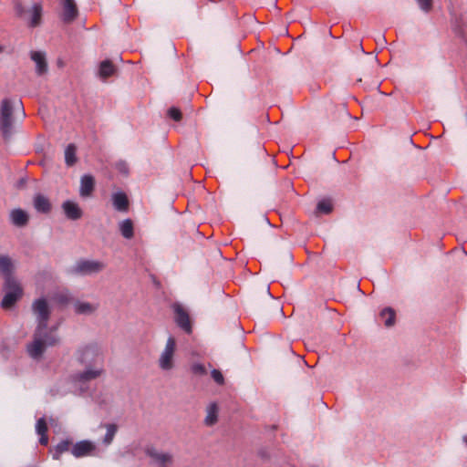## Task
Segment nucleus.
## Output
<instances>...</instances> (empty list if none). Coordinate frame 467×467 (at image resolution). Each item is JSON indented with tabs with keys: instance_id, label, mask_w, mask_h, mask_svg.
Instances as JSON below:
<instances>
[{
	"instance_id": "obj_34",
	"label": "nucleus",
	"mask_w": 467,
	"mask_h": 467,
	"mask_svg": "<svg viewBox=\"0 0 467 467\" xmlns=\"http://www.w3.org/2000/svg\"><path fill=\"white\" fill-rule=\"evenodd\" d=\"M168 115L174 119L175 121H180L182 119V112L177 108H171L168 111Z\"/></svg>"
},
{
	"instance_id": "obj_13",
	"label": "nucleus",
	"mask_w": 467,
	"mask_h": 467,
	"mask_svg": "<svg viewBox=\"0 0 467 467\" xmlns=\"http://www.w3.org/2000/svg\"><path fill=\"white\" fill-rule=\"evenodd\" d=\"M61 207L66 217L69 220L76 221L82 217L83 212L75 202L67 200L62 203Z\"/></svg>"
},
{
	"instance_id": "obj_36",
	"label": "nucleus",
	"mask_w": 467,
	"mask_h": 467,
	"mask_svg": "<svg viewBox=\"0 0 467 467\" xmlns=\"http://www.w3.org/2000/svg\"><path fill=\"white\" fill-rule=\"evenodd\" d=\"M40 435V439H39V442L40 444L42 445H47L48 443V437L47 436V433H43V434H39Z\"/></svg>"
},
{
	"instance_id": "obj_12",
	"label": "nucleus",
	"mask_w": 467,
	"mask_h": 467,
	"mask_svg": "<svg viewBox=\"0 0 467 467\" xmlns=\"http://www.w3.org/2000/svg\"><path fill=\"white\" fill-rule=\"evenodd\" d=\"M30 57L36 64V73L38 76L46 74L48 70L46 53L42 51H31Z\"/></svg>"
},
{
	"instance_id": "obj_21",
	"label": "nucleus",
	"mask_w": 467,
	"mask_h": 467,
	"mask_svg": "<svg viewBox=\"0 0 467 467\" xmlns=\"http://www.w3.org/2000/svg\"><path fill=\"white\" fill-rule=\"evenodd\" d=\"M113 205L116 210L120 212H126L129 206V201L125 193L117 192L112 196Z\"/></svg>"
},
{
	"instance_id": "obj_15",
	"label": "nucleus",
	"mask_w": 467,
	"mask_h": 467,
	"mask_svg": "<svg viewBox=\"0 0 467 467\" xmlns=\"http://www.w3.org/2000/svg\"><path fill=\"white\" fill-rule=\"evenodd\" d=\"M62 19L66 23L72 22L78 16V8L74 0H63Z\"/></svg>"
},
{
	"instance_id": "obj_11",
	"label": "nucleus",
	"mask_w": 467,
	"mask_h": 467,
	"mask_svg": "<svg viewBox=\"0 0 467 467\" xmlns=\"http://www.w3.org/2000/svg\"><path fill=\"white\" fill-rule=\"evenodd\" d=\"M172 308L177 325L186 333L190 334L192 332V324L187 311L178 303L174 304Z\"/></svg>"
},
{
	"instance_id": "obj_42",
	"label": "nucleus",
	"mask_w": 467,
	"mask_h": 467,
	"mask_svg": "<svg viewBox=\"0 0 467 467\" xmlns=\"http://www.w3.org/2000/svg\"><path fill=\"white\" fill-rule=\"evenodd\" d=\"M358 49H361L364 52V49H363L362 46L358 47Z\"/></svg>"
},
{
	"instance_id": "obj_18",
	"label": "nucleus",
	"mask_w": 467,
	"mask_h": 467,
	"mask_svg": "<svg viewBox=\"0 0 467 467\" xmlns=\"http://www.w3.org/2000/svg\"><path fill=\"white\" fill-rule=\"evenodd\" d=\"M33 202L35 209L39 213H48L51 210V203L49 200L42 194H36L34 197Z\"/></svg>"
},
{
	"instance_id": "obj_16",
	"label": "nucleus",
	"mask_w": 467,
	"mask_h": 467,
	"mask_svg": "<svg viewBox=\"0 0 467 467\" xmlns=\"http://www.w3.org/2000/svg\"><path fill=\"white\" fill-rule=\"evenodd\" d=\"M95 186V180L93 176L85 174L80 180L79 194L82 197H88L91 195Z\"/></svg>"
},
{
	"instance_id": "obj_1",
	"label": "nucleus",
	"mask_w": 467,
	"mask_h": 467,
	"mask_svg": "<svg viewBox=\"0 0 467 467\" xmlns=\"http://www.w3.org/2000/svg\"><path fill=\"white\" fill-rule=\"evenodd\" d=\"M32 311L36 317V327L33 333L32 341L27 344L26 350L33 359H40L48 347L59 343V337L55 333L56 327H48L50 307L45 298H38L32 304Z\"/></svg>"
},
{
	"instance_id": "obj_33",
	"label": "nucleus",
	"mask_w": 467,
	"mask_h": 467,
	"mask_svg": "<svg viewBox=\"0 0 467 467\" xmlns=\"http://www.w3.org/2000/svg\"><path fill=\"white\" fill-rule=\"evenodd\" d=\"M211 375H212V378L213 379V380L217 384L223 385L224 383L223 376V374L221 373L220 370L213 369L212 372H211Z\"/></svg>"
},
{
	"instance_id": "obj_37",
	"label": "nucleus",
	"mask_w": 467,
	"mask_h": 467,
	"mask_svg": "<svg viewBox=\"0 0 467 467\" xmlns=\"http://www.w3.org/2000/svg\"><path fill=\"white\" fill-rule=\"evenodd\" d=\"M17 107L19 108V109L21 111L22 118H24L26 116V113H25L24 107H23V104L21 101L17 102Z\"/></svg>"
},
{
	"instance_id": "obj_20",
	"label": "nucleus",
	"mask_w": 467,
	"mask_h": 467,
	"mask_svg": "<svg viewBox=\"0 0 467 467\" xmlns=\"http://www.w3.org/2000/svg\"><path fill=\"white\" fill-rule=\"evenodd\" d=\"M72 445V441L69 440L60 441L51 450L53 459L59 460L62 453L71 450Z\"/></svg>"
},
{
	"instance_id": "obj_32",
	"label": "nucleus",
	"mask_w": 467,
	"mask_h": 467,
	"mask_svg": "<svg viewBox=\"0 0 467 467\" xmlns=\"http://www.w3.org/2000/svg\"><path fill=\"white\" fill-rule=\"evenodd\" d=\"M419 7L425 13H429L432 8V0H416Z\"/></svg>"
},
{
	"instance_id": "obj_27",
	"label": "nucleus",
	"mask_w": 467,
	"mask_h": 467,
	"mask_svg": "<svg viewBox=\"0 0 467 467\" xmlns=\"http://www.w3.org/2000/svg\"><path fill=\"white\" fill-rule=\"evenodd\" d=\"M107 432L103 438V443L106 445H109L117 433L118 426L116 424H106L105 425Z\"/></svg>"
},
{
	"instance_id": "obj_7",
	"label": "nucleus",
	"mask_w": 467,
	"mask_h": 467,
	"mask_svg": "<svg viewBox=\"0 0 467 467\" xmlns=\"http://www.w3.org/2000/svg\"><path fill=\"white\" fill-rule=\"evenodd\" d=\"M102 366H90L83 371L72 375V381L75 384H86L91 380L99 378L103 373Z\"/></svg>"
},
{
	"instance_id": "obj_29",
	"label": "nucleus",
	"mask_w": 467,
	"mask_h": 467,
	"mask_svg": "<svg viewBox=\"0 0 467 467\" xmlns=\"http://www.w3.org/2000/svg\"><path fill=\"white\" fill-rule=\"evenodd\" d=\"M317 212L327 214L332 211V203L329 200H322L317 203Z\"/></svg>"
},
{
	"instance_id": "obj_5",
	"label": "nucleus",
	"mask_w": 467,
	"mask_h": 467,
	"mask_svg": "<svg viewBox=\"0 0 467 467\" xmlns=\"http://www.w3.org/2000/svg\"><path fill=\"white\" fill-rule=\"evenodd\" d=\"M176 349V341L173 337H169L164 349L161 353L158 364L161 369L169 371L174 368V354Z\"/></svg>"
},
{
	"instance_id": "obj_26",
	"label": "nucleus",
	"mask_w": 467,
	"mask_h": 467,
	"mask_svg": "<svg viewBox=\"0 0 467 467\" xmlns=\"http://www.w3.org/2000/svg\"><path fill=\"white\" fill-rule=\"evenodd\" d=\"M65 161L67 166H73L77 161V148L74 144H69L65 150Z\"/></svg>"
},
{
	"instance_id": "obj_14",
	"label": "nucleus",
	"mask_w": 467,
	"mask_h": 467,
	"mask_svg": "<svg viewBox=\"0 0 467 467\" xmlns=\"http://www.w3.org/2000/svg\"><path fill=\"white\" fill-rule=\"evenodd\" d=\"M99 307V303L86 302L80 300H77L74 303V311L78 315L91 316L98 311Z\"/></svg>"
},
{
	"instance_id": "obj_41",
	"label": "nucleus",
	"mask_w": 467,
	"mask_h": 467,
	"mask_svg": "<svg viewBox=\"0 0 467 467\" xmlns=\"http://www.w3.org/2000/svg\"><path fill=\"white\" fill-rule=\"evenodd\" d=\"M4 51V47L0 45V53Z\"/></svg>"
},
{
	"instance_id": "obj_2",
	"label": "nucleus",
	"mask_w": 467,
	"mask_h": 467,
	"mask_svg": "<svg viewBox=\"0 0 467 467\" xmlns=\"http://www.w3.org/2000/svg\"><path fill=\"white\" fill-rule=\"evenodd\" d=\"M14 109L10 99H5L2 100L0 108V130L5 140H9L15 131Z\"/></svg>"
},
{
	"instance_id": "obj_31",
	"label": "nucleus",
	"mask_w": 467,
	"mask_h": 467,
	"mask_svg": "<svg viewBox=\"0 0 467 467\" xmlns=\"http://www.w3.org/2000/svg\"><path fill=\"white\" fill-rule=\"evenodd\" d=\"M36 431L37 434L47 433V425L44 418H40L39 420H37L36 424Z\"/></svg>"
},
{
	"instance_id": "obj_22",
	"label": "nucleus",
	"mask_w": 467,
	"mask_h": 467,
	"mask_svg": "<svg viewBox=\"0 0 467 467\" xmlns=\"http://www.w3.org/2000/svg\"><path fill=\"white\" fill-rule=\"evenodd\" d=\"M218 420V406L216 403H212L206 410V417L204 423L206 426H213L217 422Z\"/></svg>"
},
{
	"instance_id": "obj_35",
	"label": "nucleus",
	"mask_w": 467,
	"mask_h": 467,
	"mask_svg": "<svg viewBox=\"0 0 467 467\" xmlns=\"http://www.w3.org/2000/svg\"><path fill=\"white\" fill-rule=\"evenodd\" d=\"M14 8H15V12H16V16L18 17H23L24 15H25V8L22 5V3L18 0L15 1L14 3Z\"/></svg>"
},
{
	"instance_id": "obj_40",
	"label": "nucleus",
	"mask_w": 467,
	"mask_h": 467,
	"mask_svg": "<svg viewBox=\"0 0 467 467\" xmlns=\"http://www.w3.org/2000/svg\"><path fill=\"white\" fill-rule=\"evenodd\" d=\"M462 441L467 444V435H464V436L462 437Z\"/></svg>"
},
{
	"instance_id": "obj_17",
	"label": "nucleus",
	"mask_w": 467,
	"mask_h": 467,
	"mask_svg": "<svg viewBox=\"0 0 467 467\" xmlns=\"http://www.w3.org/2000/svg\"><path fill=\"white\" fill-rule=\"evenodd\" d=\"M10 219L14 225L23 227L28 223V214L22 209H15L10 213Z\"/></svg>"
},
{
	"instance_id": "obj_19",
	"label": "nucleus",
	"mask_w": 467,
	"mask_h": 467,
	"mask_svg": "<svg viewBox=\"0 0 467 467\" xmlns=\"http://www.w3.org/2000/svg\"><path fill=\"white\" fill-rule=\"evenodd\" d=\"M31 16L28 21V26L31 27L38 26L41 24L42 18V5L39 3H36L32 5L30 10Z\"/></svg>"
},
{
	"instance_id": "obj_4",
	"label": "nucleus",
	"mask_w": 467,
	"mask_h": 467,
	"mask_svg": "<svg viewBox=\"0 0 467 467\" xmlns=\"http://www.w3.org/2000/svg\"><path fill=\"white\" fill-rule=\"evenodd\" d=\"M105 264L98 260H78L70 269V273L79 275H91L100 273L105 268Z\"/></svg>"
},
{
	"instance_id": "obj_38",
	"label": "nucleus",
	"mask_w": 467,
	"mask_h": 467,
	"mask_svg": "<svg viewBox=\"0 0 467 467\" xmlns=\"http://www.w3.org/2000/svg\"><path fill=\"white\" fill-rule=\"evenodd\" d=\"M119 170L123 172H127V168L124 163L119 164Z\"/></svg>"
},
{
	"instance_id": "obj_24",
	"label": "nucleus",
	"mask_w": 467,
	"mask_h": 467,
	"mask_svg": "<svg viewBox=\"0 0 467 467\" xmlns=\"http://www.w3.org/2000/svg\"><path fill=\"white\" fill-rule=\"evenodd\" d=\"M121 235L126 239H131L134 235L133 223L130 219H125L119 223Z\"/></svg>"
},
{
	"instance_id": "obj_23",
	"label": "nucleus",
	"mask_w": 467,
	"mask_h": 467,
	"mask_svg": "<svg viewBox=\"0 0 467 467\" xmlns=\"http://www.w3.org/2000/svg\"><path fill=\"white\" fill-rule=\"evenodd\" d=\"M116 68L110 60H104L99 64V76L101 78H107L114 75Z\"/></svg>"
},
{
	"instance_id": "obj_30",
	"label": "nucleus",
	"mask_w": 467,
	"mask_h": 467,
	"mask_svg": "<svg viewBox=\"0 0 467 467\" xmlns=\"http://www.w3.org/2000/svg\"><path fill=\"white\" fill-rule=\"evenodd\" d=\"M191 371L194 375L202 376L207 373L205 367L201 363H193L191 366Z\"/></svg>"
},
{
	"instance_id": "obj_39",
	"label": "nucleus",
	"mask_w": 467,
	"mask_h": 467,
	"mask_svg": "<svg viewBox=\"0 0 467 467\" xmlns=\"http://www.w3.org/2000/svg\"><path fill=\"white\" fill-rule=\"evenodd\" d=\"M379 42H381L382 44H384L386 42L385 36H379Z\"/></svg>"
},
{
	"instance_id": "obj_9",
	"label": "nucleus",
	"mask_w": 467,
	"mask_h": 467,
	"mask_svg": "<svg viewBox=\"0 0 467 467\" xmlns=\"http://www.w3.org/2000/svg\"><path fill=\"white\" fill-rule=\"evenodd\" d=\"M96 450L97 447L93 441L84 440L73 444L70 452L76 458H82L95 455Z\"/></svg>"
},
{
	"instance_id": "obj_10",
	"label": "nucleus",
	"mask_w": 467,
	"mask_h": 467,
	"mask_svg": "<svg viewBox=\"0 0 467 467\" xmlns=\"http://www.w3.org/2000/svg\"><path fill=\"white\" fill-rule=\"evenodd\" d=\"M16 265L14 260L7 254H0V275L4 277L5 283L16 281L14 277Z\"/></svg>"
},
{
	"instance_id": "obj_25",
	"label": "nucleus",
	"mask_w": 467,
	"mask_h": 467,
	"mask_svg": "<svg viewBox=\"0 0 467 467\" xmlns=\"http://www.w3.org/2000/svg\"><path fill=\"white\" fill-rule=\"evenodd\" d=\"M380 318L383 320L387 327H391L395 324V311L390 307L384 308L380 314Z\"/></svg>"
},
{
	"instance_id": "obj_8",
	"label": "nucleus",
	"mask_w": 467,
	"mask_h": 467,
	"mask_svg": "<svg viewBox=\"0 0 467 467\" xmlns=\"http://www.w3.org/2000/svg\"><path fill=\"white\" fill-rule=\"evenodd\" d=\"M145 452L150 458L151 462L158 467H168L172 463L173 456L170 452L159 451L154 447H148Z\"/></svg>"
},
{
	"instance_id": "obj_3",
	"label": "nucleus",
	"mask_w": 467,
	"mask_h": 467,
	"mask_svg": "<svg viewBox=\"0 0 467 467\" xmlns=\"http://www.w3.org/2000/svg\"><path fill=\"white\" fill-rule=\"evenodd\" d=\"M77 360L85 365L90 366H102L101 357L97 347L93 345H87L79 348L76 354Z\"/></svg>"
},
{
	"instance_id": "obj_43",
	"label": "nucleus",
	"mask_w": 467,
	"mask_h": 467,
	"mask_svg": "<svg viewBox=\"0 0 467 467\" xmlns=\"http://www.w3.org/2000/svg\"><path fill=\"white\" fill-rule=\"evenodd\" d=\"M358 49H361L364 52V49H363L362 46L358 47Z\"/></svg>"
},
{
	"instance_id": "obj_6",
	"label": "nucleus",
	"mask_w": 467,
	"mask_h": 467,
	"mask_svg": "<svg viewBox=\"0 0 467 467\" xmlns=\"http://www.w3.org/2000/svg\"><path fill=\"white\" fill-rule=\"evenodd\" d=\"M5 295L3 297L1 306L3 308H11L23 295V289L18 281H11L4 284Z\"/></svg>"
},
{
	"instance_id": "obj_28",
	"label": "nucleus",
	"mask_w": 467,
	"mask_h": 467,
	"mask_svg": "<svg viewBox=\"0 0 467 467\" xmlns=\"http://www.w3.org/2000/svg\"><path fill=\"white\" fill-rule=\"evenodd\" d=\"M56 302L61 305L69 303L72 299L70 293L67 290L60 291L54 296Z\"/></svg>"
}]
</instances>
